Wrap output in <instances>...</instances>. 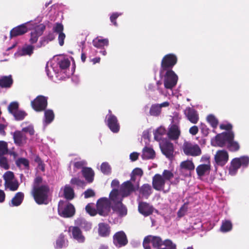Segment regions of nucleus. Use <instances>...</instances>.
I'll list each match as a JSON object with an SVG mask.
<instances>
[{
	"instance_id": "9",
	"label": "nucleus",
	"mask_w": 249,
	"mask_h": 249,
	"mask_svg": "<svg viewBox=\"0 0 249 249\" xmlns=\"http://www.w3.org/2000/svg\"><path fill=\"white\" fill-rule=\"evenodd\" d=\"M64 27L62 23L57 22L54 24L53 27V34H50L47 37L49 41H52L55 38V36H58V40L60 46H62L64 44V40L66 35L63 32Z\"/></svg>"
},
{
	"instance_id": "59",
	"label": "nucleus",
	"mask_w": 249,
	"mask_h": 249,
	"mask_svg": "<svg viewBox=\"0 0 249 249\" xmlns=\"http://www.w3.org/2000/svg\"><path fill=\"white\" fill-rule=\"evenodd\" d=\"M188 208L186 204H184L178 210V217H182L185 215L187 211Z\"/></svg>"
},
{
	"instance_id": "14",
	"label": "nucleus",
	"mask_w": 249,
	"mask_h": 249,
	"mask_svg": "<svg viewBox=\"0 0 249 249\" xmlns=\"http://www.w3.org/2000/svg\"><path fill=\"white\" fill-rule=\"evenodd\" d=\"M149 244H152V247L156 249H160L159 247L164 246L163 242L160 237L152 235H148L144 238L142 244L144 249H152Z\"/></svg>"
},
{
	"instance_id": "63",
	"label": "nucleus",
	"mask_w": 249,
	"mask_h": 249,
	"mask_svg": "<svg viewBox=\"0 0 249 249\" xmlns=\"http://www.w3.org/2000/svg\"><path fill=\"white\" fill-rule=\"evenodd\" d=\"M198 132V127L196 125H194L191 127L189 129V133L192 135H196Z\"/></svg>"
},
{
	"instance_id": "57",
	"label": "nucleus",
	"mask_w": 249,
	"mask_h": 249,
	"mask_svg": "<svg viewBox=\"0 0 249 249\" xmlns=\"http://www.w3.org/2000/svg\"><path fill=\"white\" fill-rule=\"evenodd\" d=\"M22 131L29 133L30 135H33L35 133L34 126L32 124H29L26 127H23Z\"/></svg>"
},
{
	"instance_id": "54",
	"label": "nucleus",
	"mask_w": 249,
	"mask_h": 249,
	"mask_svg": "<svg viewBox=\"0 0 249 249\" xmlns=\"http://www.w3.org/2000/svg\"><path fill=\"white\" fill-rule=\"evenodd\" d=\"M71 183L77 187H82L84 186L85 182L83 180H82L78 178H73L71 179Z\"/></svg>"
},
{
	"instance_id": "37",
	"label": "nucleus",
	"mask_w": 249,
	"mask_h": 249,
	"mask_svg": "<svg viewBox=\"0 0 249 249\" xmlns=\"http://www.w3.org/2000/svg\"><path fill=\"white\" fill-rule=\"evenodd\" d=\"M232 227L233 225L230 219H224L221 221L220 230L222 232H228L231 231Z\"/></svg>"
},
{
	"instance_id": "56",
	"label": "nucleus",
	"mask_w": 249,
	"mask_h": 249,
	"mask_svg": "<svg viewBox=\"0 0 249 249\" xmlns=\"http://www.w3.org/2000/svg\"><path fill=\"white\" fill-rule=\"evenodd\" d=\"M150 134L148 130H144L142 133V139L146 145L149 144L150 142Z\"/></svg>"
},
{
	"instance_id": "24",
	"label": "nucleus",
	"mask_w": 249,
	"mask_h": 249,
	"mask_svg": "<svg viewBox=\"0 0 249 249\" xmlns=\"http://www.w3.org/2000/svg\"><path fill=\"white\" fill-rule=\"evenodd\" d=\"M180 133V129L178 125L171 124L168 127L167 135L170 140L177 141L178 139Z\"/></svg>"
},
{
	"instance_id": "20",
	"label": "nucleus",
	"mask_w": 249,
	"mask_h": 249,
	"mask_svg": "<svg viewBox=\"0 0 249 249\" xmlns=\"http://www.w3.org/2000/svg\"><path fill=\"white\" fill-rule=\"evenodd\" d=\"M34 27V25L31 22H27L22 24L11 30L10 31V36L12 37L13 36H21L26 33L28 30L32 29Z\"/></svg>"
},
{
	"instance_id": "55",
	"label": "nucleus",
	"mask_w": 249,
	"mask_h": 249,
	"mask_svg": "<svg viewBox=\"0 0 249 249\" xmlns=\"http://www.w3.org/2000/svg\"><path fill=\"white\" fill-rule=\"evenodd\" d=\"M85 209L86 212L91 216H94L98 213L97 209L93 208L90 204H88Z\"/></svg>"
},
{
	"instance_id": "64",
	"label": "nucleus",
	"mask_w": 249,
	"mask_h": 249,
	"mask_svg": "<svg viewBox=\"0 0 249 249\" xmlns=\"http://www.w3.org/2000/svg\"><path fill=\"white\" fill-rule=\"evenodd\" d=\"M140 154L139 153L134 152L130 154L129 158L131 161H134L138 159Z\"/></svg>"
},
{
	"instance_id": "17",
	"label": "nucleus",
	"mask_w": 249,
	"mask_h": 249,
	"mask_svg": "<svg viewBox=\"0 0 249 249\" xmlns=\"http://www.w3.org/2000/svg\"><path fill=\"white\" fill-rule=\"evenodd\" d=\"M229 160V154L227 151L225 150H218L214 155V171L217 170V166H224Z\"/></svg>"
},
{
	"instance_id": "50",
	"label": "nucleus",
	"mask_w": 249,
	"mask_h": 249,
	"mask_svg": "<svg viewBox=\"0 0 249 249\" xmlns=\"http://www.w3.org/2000/svg\"><path fill=\"white\" fill-rule=\"evenodd\" d=\"M207 121L213 128L217 126L218 121L213 114H209L207 117Z\"/></svg>"
},
{
	"instance_id": "11",
	"label": "nucleus",
	"mask_w": 249,
	"mask_h": 249,
	"mask_svg": "<svg viewBox=\"0 0 249 249\" xmlns=\"http://www.w3.org/2000/svg\"><path fill=\"white\" fill-rule=\"evenodd\" d=\"M111 201L107 197L99 199L96 203V209L98 213L103 216L107 215L111 208Z\"/></svg>"
},
{
	"instance_id": "62",
	"label": "nucleus",
	"mask_w": 249,
	"mask_h": 249,
	"mask_svg": "<svg viewBox=\"0 0 249 249\" xmlns=\"http://www.w3.org/2000/svg\"><path fill=\"white\" fill-rule=\"evenodd\" d=\"M84 196L86 198L93 196L95 195V193L92 189H88L85 191Z\"/></svg>"
},
{
	"instance_id": "6",
	"label": "nucleus",
	"mask_w": 249,
	"mask_h": 249,
	"mask_svg": "<svg viewBox=\"0 0 249 249\" xmlns=\"http://www.w3.org/2000/svg\"><path fill=\"white\" fill-rule=\"evenodd\" d=\"M109 199L112 203V208L119 216L123 217L127 214V209L122 203V198L117 189H113L109 194Z\"/></svg>"
},
{
	"instance_id": "35",
	"label": "nucleus",
	"mask_w": 249,
	"mask_h": 249,
	"mask_svg": "<svg viewBox=\"0 0 249 249\" xmlns=\"http://www.w3.org/2000/svg\"><path fill=\"white\" fill-rule=\"evenodd\" d=\"M98 233L100 236L107 237L110 234V227L109 225L105 223H100L98 224Z\"/></svg>"
},
{
	"instance_id": "44",
	"label": "nucleus",
	"mask_w": 249,
	"mask_h": 249,
	"mask_svg": "<svg viewBox=\"0 0 249 249\" xmlns=\"http://www.w3.org/2000/svg\"><path fill=\"white\" fill-rule=\"evenodd\" d=\"M87 164V162L85 160H80L78 161H71L70 163V166H73V169L76 171L77 170L81 169L83 170V168H85L86 167L85 166Z\"/></svg>"
},
{
	"instance_id": "38",
	"label": "nucleus",
	"mask_w": 249,
	"mask_h": 249,
	"mask_svg": "<svg viewBox=\"0 0 249 249\" xmlns=\"http://www.w3.org/2000/svg\"><path fill=\"white\" fill-rule=\"evenodd\" d=\"M155 156V152L152 148L147 146L143 148L142 155V158L143 160L152 159Z\"/></svg>"
},
{
	"instance_id": "34",
	"label": "nucleus",
	"mask_w": 249,
	"mask_h": 249,
	"mask_svg": "<svg viewBox=\"0 0 249 249\" xmlns=\"http://www.w3.org/2000/svg\"><path fill=\"white\" fill-rule=\"evenodd\" d=\"M139 192L142 197L147 199L152 193V187L149 184H144L140 188Z\"/></svg>"
},
{
	"instance_id": "36",
	"label": "nucleus",
	"mask_w": 249,
	"mask_h": 249,
	"mask_svg": "<svg viewBox=\"0 0 249 249\" xmlns=\"http://www.w3.org/2000/svg\"><path fill=\"white\" fill-rule=\"evenodd\" d=\"M82 175L86 180L90 183L92 182L94 179V172L93 170L90 167H86L81 170Z\"/></svg>"
},
{
	"instance_id": "21",
	"label": "nucleus",
	"mask_w": 249,
	"mask_h": 249,
	"mask_svg": "<svg viewBox=\"0 0 249 249\" xmlns=\"http://www.w3.org/2000/svg\"><path fill=\"white\" fill-rule=\"evenodd\" d=\"M71 237L78 243H84L86 238L81 230L77 226H71L69 229Z\"/></svg>"
},
{
	"instance_id": "40",
	"label": "nucleus",
	"mask_w": 249,
	"mask_h": 249,
	"mask_svg": "<svg viewBox=\"0 0 249 249\" xmlns=\"http://www.w3.org/2000/svg\"><path fill=\"white\" fill-rule=\"evenodd\" d=\"M12 76H3L0 77V87L2 88H9L13 84Z\"/></svg>"
},
{
	"instance_id": "30",
	"label": "nucleus",
	"mask_w": 249,
	"mask_h": 249,
	"mask_svg": "<svg viewBox=\"0 0 249 249\" xmlns=\"http://www.w3.org/2000/svg\"><path fill=\"white\" fill-rule=\"evenodd\" d=\"M24 195L22 192L17 193L11 200L9 202V205L10 207H18L21 205L24 199Z\"/></svg>"
},
{
	"instance_id": "4",
	"label": "nucleus",
	"mask_w": 249,
	"mask_h": 249,
	"mask_svg": "<svg viewBox=\"0 0 249 249\" xmlns=\"http://www.w3.org/2000/svg\"><path fill=\"white\" fill-rule=\"evenodd\" d=\"M154 134V139L159 142L160 147L163 154L168 159H172L174 152L173 144L168 140L163 139L164 136L167 134L166 129L161 126L155 130Z\"/></svg>"
},
{
	"instance_id": "60",
	"label": "nucleus",
	"mask_w": 249,
	"mask_h": 249,
	"mask_svg": "<svg viewBox=\"0 0 249 249\" xmlns=\"http://www.w3.org/2000/svg\"><path fill=\"white\" fill-rule=\"evenodd\" d=\"M220 128L221 129L227 130L226 131H232V125L229 123L222 124H220Z\"/></svg>"
},
{
	"instance_id": "5",
	"label": "nucleus",
	"mask_w": 249,
	"mask_h": 249,
	"mask_svg": "<svg viewBox=\"0 0 249 249\" xmlns=\"http://www.w3.org/2000/svg\"><path fill=\"white\" fill-rule=\"evenodd\" d=\"M40 177L35 178L32 194L36 202L38 204H47L49 188L48 185L42 184Z\"/></svg>"
},
{
	"instance_id": "3",
	"label": "nucleus",
	"mask_w": 249,
	"mask_h": 249,
	"mask_svg": "<svg viewBox=\"0 0 249 249\" xmlns=\"http://www.w3.org/2000/svg\"><path fill=\"white\" fill-rule=\"evenodd\" d=\"M174 177L173 173L168 170H164L162 174H156L152 178V186L158 191H162L164 193L168 192L172 184L176 181H171Z\"/></svg>"
},
{
	"instance_id": "43",
	"label": "nucleus",
	"mask_w": 249,
	"mask_h": 249,
	"mask_svg": "<svg viewBox=\"0 0 249 249\" xmlns=\"http://www.w3.org/2000/svg\"><path fill=\"white\" fill-rule=\"evenodd\" d=\"M63 195L67 200H71L74 197L73 189L69 185L65 186L63 189Z\"/></svg>"
},
{
	"instance_id": "15",
	"label": "nucleus",
	"mask_w": 249,
	"mask_h": 249,
	"mask_svg": "<svg viewBox=\"0 0 249 249\" xmlns=\"http://www.w3.org/2000/svg\"><path fill=\"white\" fill-rule=\"evenodd\" d=\"M105 122L109 129L114 133H118L120 130V124L116 116L108 110V113L106 116Z\"/></svg>"
},
{
	"instance_id": "10",
	"label": "nucleus",
	"mask_w": 249,
	"mask_h": 249,
	"mask_svg": "<svg viewBox=\"0 0 249 249\" xmlns=\"http://www.w3.org/2000/svg\"><path fill=\"white\" fill-rule=\"evenodd\" d=\"M132 181L133 177H131L130 180L125 181L121 185L119 194L122 198L129 196L138 189L139 184L137 183H133Z\"/></svg>"
},
{
	"instance_id": "46",
	"label": "nucleus",
	"mask_w": 249,
	"mask_h": 249,
	"mask_svg": "<svg viewBox=\"0 0 249 249\" xmlns=\"http://www.w3.org/2000/svg\"><path fill=\"white\" fill-rule=\"evenodd\" d=\"M240 168L236 160L233 159L231 162V164L229 168V174L233 176H235L238 171V170Z\"/></svg>"
},
{
	"instance_id": "12",
	"label": "nucleus",
	"mask_w": 249,
	"mask_h": 249,
	"mask_svg": "<svg viewBox=\"0 0 249 249\" xmlns=\"http://www.w3.org/2000/svg\"><path fill=\"white\" fill-rule=\"evenodd\" d=\"M4 180V187L6 190L15 191L19 187L18 181L15 178L14 173L11 171H7L3 176Z\"/></svg>"
},
{
	"instance_id": "23",
	"label": "nucleus",
	"mask_w": 249,
	"mask_h": 249,
	"mask_svg": "<svg viewBox=\"0 0 249 249\" xmlns=\"http://www.w3.org/2000/svg\"><path fill=\"white\" fill-rule=\"evenodd\" d=\"M113 243L118 248L122 247L127 244L126 235L123 231H118L114 235Z\"/></svg>"
},
{
	"instance_id": "51",
	"label": "nucleus",
	"mask_w": 249,
	"mask_h": 249,
	"mask_svg": "<svg viewBox=\"0 0 249 249\" xmlns=\"http://www.w3.org/2000/svg\"><path fill=\"white\" fill-rule=\"evenodd\" d=\"M12 115L15 120L17 121L22 120L27 116V113L23 110H18L15 112Z\"/></svg>"
},
{
	"instance_id": "22",
	"label": "nucleus",
	"mask_w": 249,
	"mask_h": 249,
	"mask_svg": "<svg viewBox=\"0 0 249 249\" xmlns=\"http://www.w3.org/2000/svg\"><path fill=\"white\" fill-rule=\"evenodd\" d=\"M183 113L187 119L191 123L196 124L198 122V113L194 107H186Z\"/></svg>"
},
{
	"instance_id": "61",
	"label": "nucleus",
	"mask_w": 249,
	"mask_h": 249,
	"mask_svg": "<svg viewBox=\"0 0 249 249\" xmlns=\"http://www.w3.org/2000/svg\"><path fill=\"white\" fill-rule=\"evenodd\" d=\"M142 174H143V172L141 169L139 168H136L133 170V171L132 172L131 177H133V180H134L135 179H134V176L137 175L139 176H142Z\"/></svg>"
},
{
	"instance_id": "52",
	"label": "nucleus",
	"mask_w": 249,
	"mask_h": 249,
	"mask_svg": "<svg viewBox=\"0 0 249 249\" xmlns=\"http://www.w3.org/2000/svg\"><path fill=\"white\" fill-rule=\"evenodd\" d=\"M122 15V13L114 12L110 15V21L115 27H118V24L116 21L117 18Z\"/></svg>"
},
{
	"instance_id": "42",
	"label": "nucleus",
	"mask_w": 249,
	"mask_h": 249,
	"mask_svg": "<svg viewBox=\"0 0 249 249\" xmlns=\"http://www.w3.org/2000/svg\"><path fill=\"white\" fill-rule=\"evenodd\" d=\"M211 169L210 163L200 164L196 167V171L199 176H202L204 175L209 173Z\"/></svg>"
},
{
	"instance_id": "28",
	"label": "nucleus",
	"mask_w": 249,
	"mask_h": 249,
	"mask_svg": "<svg viewBox=\"0 0 249 249\" xmlns=\"http://www.w3.org/2000/svg\"><path fill=\"white\" fill-rule=\"evenodd\" d=\"M34 49V47L33 46L25 45L15 53V56L18 57L25 55L31 56L33 53Z\"/></svg>"
},
{
	"instance_id": "27",
	"label": "nucleus",
	"mask_w": 249,
	"mask_h": 249,
	"mask_svg": "<svg viewBox=\"0 0 249 249\" xmlns=\"http://www.w3.org/2000/svg\"><path fill=\"white\" fill-rule=\"evenodd\" d=\"M74 223L76 226L81 228L85 231H89L92 228V223L82 217L77 218Z\"/></svg>"
},
{
	"instance_id": "45",
	"label": "nucleus",
	"mask_w": 249,
	"mask_h": 249,
	"mask_svg": "<svg viewBox=\"0 0 249 249\" xmlns=\"http://www.w3.org/2000/svg\"><path fill=\"white\" fill-rule=\"evenodd\" d=\"M16 165L21 169H28L29 166V160L24 158H20L16 160Z\"/></svg>"
},
{
	"instance_id": "48",
	"label": "nucleus",
	"mask_w": 249,
	"mask_h": 249,
	"mask_svg": "<svg viewBox=\"0 0 249 249\" xmlns=\"http://www.w3.org/2000/svg\"><path fill=\"white\" fill-rule=\"evenodd\" d=\"M180 166L182 169H185L188 170H194L195 168V165L192 161L189 160H187L181 162Z\"/></svg>"
},
{
	"instance_id": "7",
	"label": "nucleus",
	"mask_w": 249,
	"mask_h": 249,
	"mask_svg": "<svg viewBox=\"0 0 249 249\" xmlns=\"http://www.w3.org/2000/svg\"><path fill=\"white\" fill-rule=\"evenodd\" d=\"M234 138V134L233 131H225L217 134L214 139H212V144L213 146L227 147L230 141Z\"/></svg>"
},
{
	"instance_id": "41",
	"label": "nucleus",
	"mask_w": 249,
	"mask_h": 249,
	"mask_svg": "<svg viewBox=\"0 0 249 249\" xmlns=\"http://www.w3.org/2000/svg\"><path fill=\"white\" fill-rule=\"evenodd\" d=\"M68 245V240L65 238V236L63 233L60 234L56 241L54 247L56 249H60L66 248Z\"/></svg>"
},
{
	"instance_id": "19",
	"label": "nucleus",
	"mask_w": 249,
	"mask_h": 249,
	"mask_svg": "<svg viewBox=\"0 0 249 249\" xmlns=\"http://www.w3.org/2000/svg\"><path fill=\"white\" fill-rule=\"evenodd\" d=\"M8 152L7 143L4 141H0V167L5 169H8L9 165L5 155Z\"/></svg>"
},
{
	"instance_id": "49",
	"label": "nucleus",
	"mask_w": 249,
	"mask_h": 249,
	"mask_svg": "<svg viewBox=\"0 0 249 249\" xmlns=\"http://www.w3.org/2000/svg\"><path fill=\"white\" fill-rule=\"evenodd\" d=\"M100 170L104 175H109L111 172V166L107 162H104L101 164Z\"/></svg>"
},
{
	"instance_id": "1",
	"label": "nucleus",
	"mask_w": 249,
	"mask_h": 249,
	"mask_svg": "<svg viewBox=\"0 0 249 249\" xmlns=\"http://www.w3.org/2000/svg\"><path fill=\"white\" fill-rule=\"evenodd\" d=\"M71 62L62 55L54 56L47 63L46 72L49 78L53 81L62 80L71 75L70 71Z\"/></svg>"
},
{
	"instance_id": "16",
	"label": "nucleus",
	"mask_w": 249,
	"mask_h": 249,
	"mask_svg": "<svg viewBox=\"0 0 249 249\" xmlns=\"http://www.w3.org/2000/svg\"><path fill=\"white\" fill-rule=\"evenodd\" d=\"M48 98L43 95L37 96L31 101L32 108L37 112H41L45 110L47 107Z\"/></svg>"
},
{
	"instance_id": "53",
	"label": "nucleus",
	"mask_w": 249,
	"mask_h": 249,
	"mask_svg": "<svg viewBox=\"0 0 249 249\" xmlns=\"http://www.w3.org/2000/svg\"><path fill=\"white\" fill-rule=\"evenodd\" d=\"M18 103L17 102H11L8 107V111L12 114L18 110Z\"/></svg>"
},
{
	"instance_id": "58",
	"label": "nucleus",
	"mask_w": 249,
	"mask_h": 249,
	"mask_svg": "<svg viewBox=\"0 0 249 249\" xmlns=\"http://www.w3.org/2000/svg\"><path fill=\"white\" fill-rule=\"evenodd\" d=\"M200 129L202 135L204 136H207L208 135L209 133V129L206 124L201 123L200 126Z\"/></svg>"
},
{
	"instance_id": "47",
	"label": "nucleus",
	"mask_w": 249,
	"mask_h": 249,
	"mask_svg": "<svg viewBox=\"0 0 249 249\" xmlns=\"http://www.w3.org/2000/svg\"><path fill=\"white\" fill-rule=\"evenodd\" d=\"M227 148L231 152H236L240 149V145L237 141H234V139H231L227 146Z\"/></svg>"
},
{
	"instance_id": "32",
	"label": "nucleus",
	"mask_w": 249,
	"mask_h": 249,
	"mask_svg": "<svg viewBox=\"0 0 249 249\" xmlns=\"http://www.w3.org/2000/svg\"><path fill=\"white\" fill-rule=\"evenodd\" d=\"M93 45L97 48L102 49L104 47H107L109 45L108 38H103L101 36H98L92 41Z\"/></svg>"
},
{
	"instance_id": "33",
	"label": "nucleus",
	"mask_w": 249,
	"mask_h": 249,
	"mask_svg": "<svg viewBox=\"0 0 249 249\" xmlns=\"http://www.w3.org/2000/svg\"><path fill=\"white\" fill-rule=\"evenodd\" d=\"M14 142L18 146L23 145L26 142V136L21 131H16L13 134Z\"/></svg>"
},
{
	"instance_id": "8",
	"label": "nucleus",
	"mask_w": 249,
	"mask_h": 249,
	"mask_svg": "<svg viewBox=\"0 0 249 249\" xmlns=\"http://www.w3.org/2000/svg\"><path fill=\"white\" fill-rule=\"evenodd\" d=\"M58 213L64 218L72 217L75 213L74 206L67 200H61L58 205Z\"/></svg>"
},
{
	"instance_id": "39",
	"label": "nucleus",
	"mask_w": 249,
	"mask_h": 249,
	"mask_svg": "<svg viewBox=\"0 0 249 249\" xmlns=\"http://www.w3.org/2000/svg\"><path fill=\"white\" fill-rule=\"evenodd\" d=\"M233 159L236 160L240 168L242 167L243 169H246L249 165V156H248L245 155Z\"/></svg>"
},
{
	"instance_id": "26",
	"label": "nucleus",
	"mask_w": 249,
	"mask_h": 249,
	"mask_svg": "<svg viewBox=\"0 0 249 249\" xmlns=\"http://www.w3.org/2000/svg\"><path fill=\"white\" fill-rule=\"evenodd\" d=\"M170 105L168 101L164 102L161 104H155L151 106L149 113L151 116H158L160 115L162 107H167Z\"/></svg>"
},
{
	"instance_id": "18",
	"label": "nucleus",
	"mask_w": 249,
	"mask_h": 249,
	"mask_svg": "<svg viewBox=\"0 0 249 249\" xmlns=\"http://www.w3.org/2000/svg\"><path fill=\"white\" fill-rule=\"evenodd\" d=\"M184 154L187 156L196 157L201 154V150L199 146L196 144L185 142L182 146Z\"/></svg>"
},
{
	"instance_id": "31",
	"label": "nucleus",
	"mask_w": 249,
	"mask_h": 249,
	"mask_svg": "<svg viewBox=\"0 0 249 249\" xmlns=\"http://www.w3.org/2000/svg\"><path fill=\"white\" fill-rule=\"evenodd\" d=\"M54 119V114L52 109L45 110L43 120V126L45 128L48 125L53 122Z\"/></svg>"
},
{
	"instance_id": "2",
	"label": "nucleus",
	"mask_w": 249,
	"mask_h": 249,
	"mask_svg": "<svg viewBox=\"0 0 249 249\" xmlns=\"http://www.w3.org/2000/svg\"><path fill=\"white\" fill-rule=\"evenodd\" d=\"M160 76L163 79L164 88L161 87L160 81L157 82V90L159 93L169 99L173 95V89L175 87L178 81V76L173 70H160Z\"/></svg>"
},
{
	"instance_id": "29",
	"label": "nucleus",
	"mask_w": 249,
	"mask_h": 249,
	"mask_svg": "<svg viewBox=\"0 0 249 249\" xmlns=\"http://www.w3.org/2000/svg\"><path fill=\"white\" fill-rule=\"evenodd\" d=\"M139 212L145 216L149 215L153 211V208L146 202H140L138 206Z\"/></svg>"
},
{
	"instance_id": "13",
	"label": "nucleus",
	"mask_w": 249,
	"mask_h": 249,
	"mask_svg": "<svg viewBox=\"0 0 249 249\" xmlns=\"http://www.w3.org/2000/svg\"><path fill=\"white\" fill-rule=\"evenodd\" d=\"M177 62L178 57L176 54L173 53H168L163 57L160 70H172Z\"/></svg>"
},
{
	"instance_id": "25",
	"label": "nucleus",
	"mask_w": 249,
	"mask_h": 249,
	"mask_svg": "<svg viewBox=\"0 0 249 249\" xmlns=\"http://www.w3.org/2000/svg\"><path fill=\"white\" fill-rule=\"evenodd\" d=\"M34 27V30L31 33V37L29 40L30 42L32 44H34L37 41L38 37L42 35L45 28V26L43 24L34 26L33 28Z\"/></svg>"
}]
</instances>
